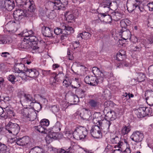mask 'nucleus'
<instances>
[{
	"instance_id": "14",
	"label": "nucleus",
	"mask_w": 153,
	"mask_h": 153,
	"mask_svg": "<svg viewBox=\"0 0 153 153\" xmlns=\"http://www.w3.org/2000/svg\"><path fill=\"white\" fill-rule=\"evenodd\" d=\"M119 35L122 39L124 40L130 39L131 36V32L129 30L126 29V30H124L123 29H122L120 32Z\"/></svg>"
},
{
	"instance_id": "24",
	"label": "nucleus",
	"mask_w": 153,
	"mask_h": 153,
	"mask_svg": "<svg viewBox=\"0 0 153 153\" xmlns=\"http://www.w3.org/2000/svg\"><path fill=\"white\" fill-rule=\"evenodd\" d=\"M131 129V128L130 125H124L122 128L121 134L123 135L127 134L130 132Z\"/></svg>"
},
{
	"instance_id": "16",
	"label": "nucleus",
	"mask_w": 153,
	"mask_h": 153,
	"mask_svg": "<svg viewBox=\"0 0 153 153\" xmlns=\"http://www.w3.org/2000/svg\"><path fill=\"white\" fill-rule=\"evenodd\" d=\"M4 7L9 11L11 10L15 6L12 0H4Z\"/></svg>"
},
{
	"instance_id": "63",
	"label": "nucleus",
	"mask_w": 153,
	"mask_h": 153,
	"mask_svg": "<svg viewBox=\"0 0 153 153\" xmlns=\"http://www.w3.org/2000/svg\"><path fill=\"white\" fill-rule=\"evenodd\" d=\"M73 46L74 48H77L79 47V41H75L73 44Z\"/></svg>"
},
{
	"instance_id": "48",
	"label": "nucleus",
	"mask_w": 153,
	"mask_h": 153,
	"mask_svg": "<svg viewBox=\"0 0 153 153\" xmlns=\"http://www.w3.org/2000/svg\"><path fill=\"white\" fill-rule=\"evenodd\" d=\"M147 103L150 106L153 105V97H149L148 99H146Z\"/></svg>"
},
{
	"instance_id": "64",
	"label": "nucleus",
	"mask_w": 153,
	"mask_h": 153,
	"mask_svg": "<svg viewBox=\"0 0 153 153\" xmlns=\"http://www.w3.org/2000/svg\"><path fill=\"white\" fill-rule=\"evenodd\" d=\"M147 6L149 7L150 11H153V2L149 3Z\"/></svg>"
},
{
	"instance_id": "52",
	"label": "nucleus",
	"mask_w": 153,
	"mask_h": 153,
	"mask_svg": "<svg viewBox=\"0 0 153 153\" xmlns=\"http://www.w3.org/2000/svg\"><path fill=\"white\" fill-rule=\"evenodd\" d=\"M124 146L122 145V146H121V148H120L121 149V151L123 152H126V153H130L131 152V150L127 146L126 149L123 148Z\"/></svg>"
},
{
	"instance_id": "51",
	"label": "nucleus",
	"mask_w": 153,
	"mask_h": 153,
	"mask_svg": "<svg viewBox=\"0 0 153 153\" xmlns=\"http://www.w3.org/2000/svg\"><path fill=\"white\" fill-rule=\"evenodd\" d=\"M65 15L66 16L67 15V19L69 20H72L74 19V15L72 13L70 14V13L69 12H67Z\"/></svg>"
},
{
	"instance_id": "26",
	"label": "nucleus",
	"mask_w": 153,
	"mask_h": 153,
	"mask_svg": "<svg viewBox=\"0 0 153 153\" xmlns=\"http://www.w3.org/2000/svg\"><path fill=\"white\" fill-rule=\"evenodd\" d=\"M135 113L139 118H143L145 117L144 112L142 107H140L134 110Z\"/></svg>"
},
{
	"instance_id": "11",
	"label": "nucleus",
	"mask_w": 153,
	"mask_h": 153,
	"mask_svg": "<svg viewBox=\"0 0 153 153\" xmlns=\"http://www.w3.org/2000/svg\"><path fill=\"white\" fill-rule=\"evenodd\" d=\"M26 71V74L27 75V76L35 78L37 77L39 75V72L38 71L34 68L29 69L27 68Z\"/></svg>"
},
{
	"instance_id": "17",
	"label": "nucleus",
	"mask_w": 153,
	"mask_h": 153,
	"mask_svg": "<svg viewBox=\"0 0 153 153\" xmlns=\"http://www.w3.org/2000/svg\"><path fill=\"white\" fill-rule=\"evenodd\" d=\"M26 4L25 5V7L26 8L28 7L29 11L30 12L35 11L36 8L34 2L33 0H26Z\"/></svg>"
},
{
	"instance_id": "5",
	"label": "nucleus",
	"mask_w": 153,
	"mask_h": 153,
	"mask_svg": "<svg viewBox=\"0 0 153 153\" xmlns=\"http://www.w3.org/2000/svg\"><path fill=\"white\" fill-rule=\"evenodd\" d=\"M50 3L53 6V8L57 10L65 8L68 4L67 0H55L53 1H50Z\"/></svg>"
},
{
	"instance_id": "23",
	"label": "nucleus",
	"mask_w": 153,
	"mask_h": 153,
	"mask_svg": "<svg viewBox=\"0 0 153 153\" xmlns=\"http://www.w3.org/2000/svg\"><path fill=\"white\" fill-rule=\"evenodd\" d=\"M112 18L115 21H118L122 17L123 14L120 12L115 11L111 13Z\"/></svg>"
},
{
	"instance_id": "47",
	"label": "nucleus",
	"mask_w": 153,
	"mask_h": 153,
	"mask_svg": "<svg viewBox=\"0 0 153 153\" xmlns=\"http://www.w3.org/2000/svg\"><path fill=\"white\" fill-rule=\"evenodd\" d=\"M6 114V113L5 112V110H4L3 108L0 106V116H1L2 117L6 118H7Z\"/></svg>"
},
{
	"instance_id": "39",
	"label": "nucleus",
	"mask_w": 153,
	"mask_h": 153,
	"mask_svg": "<svg viewBox=\"0 0 153 153\" xmlns=\"http://www.w3.org/2000/svg\"><path fill=\"white\" fill-rule=\"evenodd\" d=\"M25 115L26 116L27 118H30L29 120L32 121H34L36 118V112H33L31 113L30 115V117H29L30 115L29 114Z\"/></svg>"
},
{
	"instance_id": "46",
	"label": "nucleus",
	"mask_w": 153,
	"mask_h": 153,
	"mask_svg": "<svg viewBox=\"0 0 153 153\" xmlns=\"http://www.w3.org/2000/svg\"><path fill=\"white\" fill-rule=\"evenodd\" d=\"M83 38L87 40L89 39L91 36V34L89 33L86 31L82 33Z\"/></svg>"
},
{
	"instance_id": "41",
	"label": "nucleus",
	"mask_w": 153,
	"mask_h": 153,
	"mask_svg": "<svg viewBox=\"0 0 153 153\" xmlns=\"http://www.w3.org/2000/svg\"><path fill=\"white\" fill-rule=\"evenodd\" d=\"M63 85L66 87H68L70 85L71 83L68 77L66 76L65 77L63 82Z\"/></svg>"
},
{
	"instance_id": "43",
	"label": "nucleus",
	"mask_w": 153,
	"mask_h": 153,
	"mask_svg": "<svg viewBox=\"0 0 153 153\" xmlns=\"http://www.w3.org/2000/svg\"><path fill=\"white\" fill-rule=\"evenodd\" d=\"M54 33L56 35H58L62 33H64L63 27L62 29H61L58 27L55 28L54 30Z\"/></svg>"
},
{
	"instance_id": "53",
	"label": "nucleus",
	"mask_w": 153,
	"mask_h": 153,
	"mask_svg": "<svg viewBox=\"0 0 153 153\" xmlns=\"http://www.w3.org/2000/svg\"><path fill=\"white\" fill-rule=\"evenodd\" d=\"M111 0H103V2L104 3L105 5H106L108 6V8L110 7L111 6Z\"/></svg>"
},
{
	"instance_id": "58",
	"label": "nucleus",
	"mask_w": 153,
	"mask_h": 153,
	"mask_svg": "<svg viewBox=\"0 0 153 153\" xmlns=\"http://www.w3.org/2000/svg\"><path fill=\"white\" fill-rule=\"evenodd\" d=\"M42 72L43 75L45 76L50 74L51 73V70L47 71L43 70L42 71Z\"/></svg>"
},
{
	"instance_id": "7",
	"label": "nucleus",
	"mask_w": 153,
	"mask_h": 153,
	"mask_svg": "<svg viewBox=\"0 0 153 153\" xmlns=\"http://www.w3.org/2000/svg\"><path fill=\"white\" fill-rule=\"evenodd\" d=\"M101 128L99 126L95 125L93 126L90 130L91 135L94 138H99L102 137V134Z\"/></svg>"
},
{
	"instance_id": "55",
	"label": "nucleus",
	"mask_w": 153,
	"mask_h": 153,
	"mask_svg": "<svg viewBox=\"0 0 153 153\" xmlns=\"http://www.w3.org/2000/svg\"><path fill=\"white\" fill-rule=\"evenodd\" d=\"M120 23L121 26L122 27V29H123V30L126 29V27L127 26V25L126 24L125 20H121Z\"/></svg>"
},
{
	"instance_id": "22",
	"label": "nucleus",
	"mask_w": 153,
	"mask_h": 153,
	"mask_svg": "<svg viewBox=\"0 0 153 153\" xmlns=\"http://www.w3.org/2000/svg\"><path fill=\"white\" fill-rule=\"evenodd\" d=\"M111 141L113 144H117L116 146H117L119 148H121L123 145V142L120 141V138L116 135L111 138Z\"/></svg>"
},
{
	"instance_id": "19",
	"label": "nucleus",
	"mask_w": 153,
	"mask_h": 153,
	"mask_svg": "<svg viewBox=\"0 0 153 153\" xmlns=\"http://www.w3.org/2000/svg\"><path fill=\"white\" fill-rule=\"evenodd\" d=\"M125 51L123 50H120L116 55V60L121 62L123 61L126 58Z\"/></svg>"
},
{
	"instance_id": "18",
	"label": "nucleus",
	"mask_w": 153,
	"mask_h": 153,
	"mask_svg": "<svg viewBox=\"0 0 153 153\" xmlns=\"http://www.w3.org/2000/svg\"><path fill=\"white\" fill-rule=\"evenodd\" d=\"M29 142V137L25 136L22 138H18L16 143L19 146H23L27 144Z\"/></svg>"
},
{
	"instance_id": "36",
	"label": "nucleus",
	"mask_w": 153,
	"mask_h": 153,
	"mask_svg": "<svg viewBox=\"0 0 153 153\" xmlns=\"http://www.w3.org/2000/svg\"><path fill=\"white\" fill-rule=\"evenodd\" d=\"M16 76L12 75L10 74L7 77V79L9 81L11 82L13 84H14L15 82L18 81L17 79H16V78L17 77L16 75Z\"/></svg>"
},
{
	"instance_id": "12",
	"label": "nucleus",
	"mask_w": 153,
	"mask_h": 153,
	"mask_svg": "<svg viewBox=\"0 0 153 153\" xmlns=\"http://www.w3.org/2000/svg\"><path fill=\"white\" fill-rule=\"evenodd\" d=\"M53 29L48 27L43 26L42 27V31L43 34L45 37L53 38L54 37L52 35Z\"/></svg>"
},
{
	"instance_id": "8",
	"label": "nucleus",
	"mask_w": 153,
	"mask_h": 153,
	"mask_svg": "<svg viewBox=\"0 0 153 153\" xmlns=\"http://www.w3.org/2000/svg\"><path fill=\"white\" fill-rule=\"evenodd\" d=\"M88 103L90 108L94 110L99 109L101 105L100 101L98 99H89Z\"/></svg>"
},
{
	"instance_id": "13",
	"label": "nucleus",
	"mask_w": 153,
	"mask_h": 153,
	"mask_svg": "<svg viewBox=\"0 0 153 153\" xmlns=\"http://www.w3.org/2000/svg\"><path fill=\"white\" fill-rule=\"evenodd\" d=\"M106 114L105 115V118L106 120L112 121L115 120L117 117V114L116 112L113 110L110 111H105Z\"/></svg>"
},
{
	"instance_id": "6",
	"label": "nucleus",
	"mask_w": 153,
	"mask_h": 153,
	"mask_svg": "<svg viewBox=\"0 0 153 153\" xmlns=\"http://www.w3.org/2000/svg\"><path fill=\"white\" fill-rule=\"evenodd\" d=\"M143 137L144 135L143 133L138 131H134L130 136L131 140L137 143L141 142Z\"/></svg>"
},
{
	"instance_id": "29",
	"label": "nucleus",
	"mask_w": 153,
	"mask_h": 153,
	"mask_svg": "<svg viewBox=\"0 0 153 153\" xmlns=\"http://www.w3.org/2000/svg\"><path fill=\"white\" fill-rule=\"evenodd\" d=\"M98 115L97 113H94V114L92 122L96 124L97 126H100L102 121L100 120Z\"/></svg>"
},
{
	"instance_id": "27",
	"label": "nucleus",
	"mask_w": 153,
	"mask_h": 153,
	"mask_svg": "<svg viewBox=\"0 0 153 153\" xmlns=\"http://www.w3.org/2000/svg\"><path fill=\"white\" fill-rule=\"evenodd\" d=\"M100 14L101 15V16H103L104 19V21L107 23H109L111 22L113 18H112L111 14V15H106L105 13H101Z\"/></svg>"
},
{
	"instance_id": "4",
	"label": "nucleus",
	"mask_w": 153,
	"mask_h": 153,
	"mask_svg": "<svg viewBox=\"0 0 153 153\" xmlns=\"http://www.w3.org/2000/svg\"><path fill=\"white\" fill-rule=\"evenodd\" d=\"M26 38V39L31 45V49L32 50L39 51L40 47L38 44V40L37 37L33 35L30 36Z\"/></svg>"
},
{
	"instance_id": "59",
	"label": "nucleus",
	"mask_w": 153,
	"mask_h": 153,
	"mask_svg": "<svg viewBox=\"0 0 153 153\" xmlns=\"http://www.w3.org/2000/svg\"><path fill=\"white\" fill-rule=\"evenodd\" d=\"M129 39L132 42L134 43L137 42L138 40L137 38L135 36H133L132 37H131Z\"/></svg>"
},
{
	"instance_id": "9",
	"label": "nucleus",
	"mask_w": 153,
	"mask_h": 153,
	"mask_svg": "<svg viewBox=\"0 0 153 153\" xmlns=\"http://www.w3.org/2000/svg\"><path fill=\"white\" fill-rule=\"evenodd\" d=\"M23 96L24 97V101L25 102L30 104L37 102L39 105L40 107L42 108L41 105L40 104V103L36 102L35 98L31 94L26 93H24Z\"/></svg>"
},
{
	"instance_id": "42",
	"label": "nucleus",
	"mask_w": 153,
	"mask_h": 153,
	"mask_svg": "<svg viewBox=\"0 0 153 153\" xmlns=\"http://www.w3.org/2000/svg\"><path fill=\"white\" fill-rule=\"evenodd\" d=\"M145 96L146 97V99L153 97V91L151 90H147L145 92Z\"/></svg>"
},
{
	"instance_id": "50",
	"label": "nucleus",
	"mask_w": 153,
	"mask_h": 153,
	"mask_svg": "<svg viewBox=\"0 0 153 153\" xmlns=\"http://www.w3.org/2000/svg\"><path fill=\"white\" fill-rule=\"evenodd\" d=\"M17 72L18 73V74L17 76V77H21L22 79L24 77L27 76V75L26 74V72L22 71V72Z\"/></svg>"
},
{
	"instance_id": "33",
	"label": "nucleus",
	"mask_w": 153,
	"mask_h": 153,
	"mask_svg": "<svg viewBox=\"0 0 153 153\" xmlns=\"http://www.w3.org/2000/svg\"><path fill=\"white\" fill-rule=\"evenodd\" d=\"M144 112L145 117L147 116L151 115L152 113V109L149 107H142Z\"/></svg>"
},
{
	"instance_id": "37",
	"label": "nucleus",
	"mask_w": 153,
	"mask_h": 153,
	"mask_svg": "<svg viewBox=\"0 0 153 153\" xmlns=\"http://www.w3.org/2000/svg\"><path fill=\"white\" fill-rule=\"evenodd\" d=\"M99 74L100 75H98L97 77V84L99 83L102 82L105 79L104 74L102 73V71H100V74Z\"/></svg>"
},
{
	"instance_id": "2",
	"label": "nucleus",
	"mask_w": 153,
	"mask_h": 153,
	"mask_svg": "<svg viewBox=\"0 0 153 153\" xmlns=\"http://www.w3.org/2000/svg\"><path fill=\"white\" fill-rule=\"evenodd\" d=\"M13 16L15 19V23H19V21L25 17H28V13L26 10L19 9L14 11Z\"/></svg>"
},
{
	"instance_id": "15",
	"label": "nucleus",
	"mask_w": 153,
	"mask_h": 153,
	"mask_svg": "<svg viewBox=\"0 0 153 153\" xmlns=\"http://www.w3.org/2000/svg\"><path fill=\"white\" fill-rule=\"evenodd\" d=\"M111 123L110 121L106 120L105 123H102V122L99 126L101 130L104 133H107L109 131V127Z\"/></svg>"
},
{
	"instance_id": "57",
	"label": "nucleus",
	"mask_w": 153,
	"mask_h": 153,
	"mask_svg": "<svg viewBox=\"0 0 153 153\" xmlns=\"http://www.w3.org/2000/svg\"><path fill=\"white\" fill-rule=\"evenodd\" d=\"M145 0H135V2L133 4V5H136V6L138 5L139 4H141Z\"/></svg>"
},
{
	"instance_id": "34",
	"label": "nucleus",
	"mask_w": 153,
	"mask_h": 153,
	"mask_svg": "<svg viewBox=\"0 0 153 153\" xmlns=\"http://www.w3.org/2000/svg\"><path fill=\"white\" fill-rule=\"evenodd\" d=\"M5 110V112L6 113V115L7 117V115H8L12 117V116L14 117L15 116V114L11 108H10L8 106L7 107L5 108H4Z\"/></svg>"
},
{
	"instance_id": "49",
	"label": "nucleus",
	"mask_w": 153,
	"mask_h": 153,
	"mask_svg": "<svg viewBox=\"0 0 153 153\" xmlns=\"http://www.w3.org/2000/svg\"><path fill=\"white\" fill-rule=\"evenodd\" d=\"M102 73L104 74V76L105 78H107L109 79L110 77L112 76V74L111 73L108 72H102Z\"/></svg>"
},
{
	"instance_id": "20",
	"label": "nucleus",
	"mask_w": 153,
	"mask_h": 153,
	"mask_svg": "<svg viewBox=\"0 0 153 153\" xmlns=\"http://www.w3.org/2000/svg\"><path fill=\"white\" fill-rule=\"evenodd\" d=\"M29 42L24 39L23 41L21 43L19 44V48L23 49V50H27L30 48H31V46Z\"/></svg>"
},
{
	"instance_id": "28",
	"label": "nucleus",
	"mask_w": 153,
	"mask_h": 153,
	"mask_svg": "<svg viewBox=\"0 0 153 153\" xmlns=\"http://www.w3.org/2000/svg\"><path fill=\"white\" fill-rule=\"evenodd\" d=\"M43 149L38 146L34 147L30 150L29 153H44Z\"/></svg>"
},
{
	"instance_id": "25",
	"label": "nucleus",
	"mask_w": 153,
	"mask_h": 153,
	"mask_svg": "<svg viewBox=\"0 0 153 153\" xmlns=\"http://www.w3.org/2000/svg\"><path fill=\"white\" fill-rule=\"evenodd\" d=\"M63 30L64 32L63 34L66 35H69L71 33H74V30L72 27L70 26L64 25L62 26Z\"/></svg>"
},
{
	"instance_id": "40",
	"label": "nucleus",
	"mask_w": 153,
	"mask_h": 153,
	"mask_svg": "<svg viewBox=\"0 0 153 153\" xmlns=\"http://www.w3.org/2000/svg\"><path fill=\"white\" fill-rule=\"evenodd\" d=\"M145 75L143 73H140L139 74V75L137 77L138 81L139 82H141L143 81L145 79Z\"/></svg>"
},
{
	"instance_id": "54",
	"label": "nucleus",
	"mask_w": 153,
	"mask_h": 153,
	"mask_svg": "<svg viewBox=\"0 0 153 153\" xmlns=\"http://www.w3.org/2000/svg\"><path fill=\"white\" fill-rule=\"evenodd\" d=\"M92 71L94 74H96L97 73H100V71H102L100 70V69L98 68L94 67H93L92 69Z\"/></svg>"
},
{
	"instance_id": "56",
	"label": "nucleus",
	"mask_w": 153,
	"mask_h": 153,
	"mask_svg": "<svg viewBox=\"0 0 153 153\" xmlns=\"http://www.w3.org/2000/svg\"><path fill=\"white\" fill-rule=\"evenodd\" d=\"M148 74L149 76L153 75V65L150 66L148 68Z\"/></svg>"
},
{
	"instance_id": "62",
	"label": "nucleus",
	"mask_w": 153,
	"mask_h": 153,
	"mask_svg": "<svg viewBox=\"0 0 153 153\" xmlns=\"http://www.w3.org/2000/svg\"><path fill=\"white\" fill-rule=\"evenodd\" d=\"M73 98L74 100L73 102L75 104H76L78 102L79 99L78 96L75 95H74L73 96Z\"/></svg>"
},
{
	"instance_id": "21",
	"label": "nucleus",
	"mask_w": 153,
	"mask_h": 153,
	"mask_svg": "<svg viewBox=\"0 0 153 153\" xmlns=\"http://www.w3.org/2000/svg\"><path fill=\"white\" fill-rule=\"evenodd\" d=\"M16 66L14 67V72L15 73L20 72L24 71L26 72L27 68L25 67L24 64L22 63L18 64L16 65Z\"/></svg>"
},
{
	"instance_id": "35",
	"label": "nucleus",
	"mask_w": 153,
	"mask_h": 153,
	"mask_svg": "<svg viewBox=\"0 0 153 153\" xmlns=\"http://www.w3.org/2000/svg\"><path fill=\"white\" fill-rule=\"evenodd\" d=\"M35 129L39 132L41 133H46L47 131V130L46 127L43 126H41L40 125L36 127Z\"/></svg>"
},
{
	"instance_id": "30",
	"label": "nucleus",
	"mask_w": 153,
	"mask_h": 153,
	"mask_svg": "<svg viewBox=\"0 0 153 153\" xmlns=\"http://www.w3.org/2000/svg\"><path fill=\"white\" fill-rule=\"evenodd\" d=\"M9 151L6 145L0 142V153H9Z\"/></svg>"
},
{
	"instance_id": "3",
	"label": "nucleus",
	"mask_w": 153,
	"mask_h": 153,
	"mask_svg": "<svg viewBox=\"0 0 153 153\" xmlns=\"http://www.w3.org/2000/svg\"><path fill=\"white\" fill-rule=\"evenodd\" d=\"M6 129L8 132L14 135H16L20 131V127L16 123L10 122L5 127Z\"/></svg>"
},
{
	"instance_id": "44",
	"label": "nucleus",
	"mask_w": 153,
	"mask_h": 153,
	"mask_svg": "<svg viewBox=\"0 0 153 153\" xmlns=\"http://www.w3.org/2000/svg\"><path fill=\"white\" fill-rule=\"evenodd\" d=\"M16 4L18 5L24 6L26 4V0H15Z\"/></svg>"
},
{
	"instance_id": "61",
	"label": "nucleus",
	"mask_w": 153,
	"mask_h": 153,
	"mask_svg": "<svg viewBox=\"0 0 153 153\" xmlns=\"http://www.w3.org/2000/svg\"><path fill=\"white\" fill-rule=\"evenodd\" d=\"M124 96L125 97L128 98V99H130L131 97H134V95L133 94H131L130 93L126 92Z\"/></svg>"
},
{
	"instance_id": "1",
	"label": "nucleus",
	"mask_w": 153,
	"mask_h": 153,
	"mask_svg": "<svg viewBox=\"0 0 153 153\" xmlns=\"http://www.w3.org/2000/svg\"><path fill=\"white\" fill-rule=\"evenodd\" d=\"M88 134V131L85 128L82 126L77 127L73 132L72 131L66 132V134L71 137L72 135L74 138L79 140L85 138Z\"/></svg>"
},
{
	"instance_id": "38",
	"label": "nucleus",
	"mask_w": 153,
	"mask_h": 153,
	"mask_svg": "<svg viewBox=\"0 0 153 153\" xmlns=\"http://www.w3.org/2000/svg\"><path fill=\"white\" fill-rule=\"evenodd\" d=\"M49 124L50 122L49 120L46 119L42 120L40 122V124L41 126H43L46 128L49 125Z\"/></svg>"
},
{
	"instance_id": "45",
	"label": "nucleus",
	"mask_w": 153,
	"mask_h": 153,
	"mask_svg": "<svg viewBox=\"0 0 153 153\" xmlns=\"http://www.w3.org/2000/svg\"><path fill=\"white\" fill-rule=\"evenodd\" d=\"M19 35L21 36L25 37V38L24 39L27 38V37H29V35L27 30H24L20 33Z\"/></svg>"
},
{
	"instance_id": "60",
	"label": "nucleus",
	"mask_w": 153,
	"mask_h": 153,
	"mask_svg": "<svg viewBox=\"0 0 153 153\" xmlns=\"http://www.w3.org/2000/svg\"><path fill=\"white\" fill-rule=\"evenodd\" d=\"M59 123H56L54 126L53 127V129H56V131L57 132L61 130V128L59 127Z\"/></svg>"
},
{
	"instance_id": "32",
	"label": "nucleus",
	"mask_w": 153,
	"mask_h": 153,
	"mask_svg": "<svg viewBox=\"0 0 153 153\" xmlns=\"http://www.w3.org/2000/svg\"><path fill=\"white\" fill-rule=\"evenodd\" d=\"M115 104L114 102L111 101H108L105 102L104 103V105L105 107V108L104 110V113H105V111H107L106 108L108 107H113L114 106Z\"/></svg>"
},
{
	"instance_id": "31",
	"label": "nucleus",
	"mask_w": 153,
	"mask_h": 153,
	"mask_svg": "<svg viewBox=\"0 0 153 153\" xmlns=\"http://www.w3.org/2000/svg\"><path fill=\"white\" fill-rule=\"evenodd\" d=\"M62 72H60V73L58 74H57L56 73H52V75L53 76V78H51V80L52 79L53 80V82H52V84L53 83H56V82H60V79H59V74H62Z\"/></svg>"
},
{
	"instance_id": "10",
	"label": "nucleus",
	"mask_w": 153,
	"mask_h": 153,
	"mask_svg": "<svg viewBox=\"0 0 153 153\" xmlns=\"http://www.w3.org/2000/svg\"><path fill=\"white\" fill-rule=\"evenodd\" d=\"M97 77L93 76H87L84 79L85 82L86 84L92 86H96L97 85Z\"/></svg>"
}]
</instances>
